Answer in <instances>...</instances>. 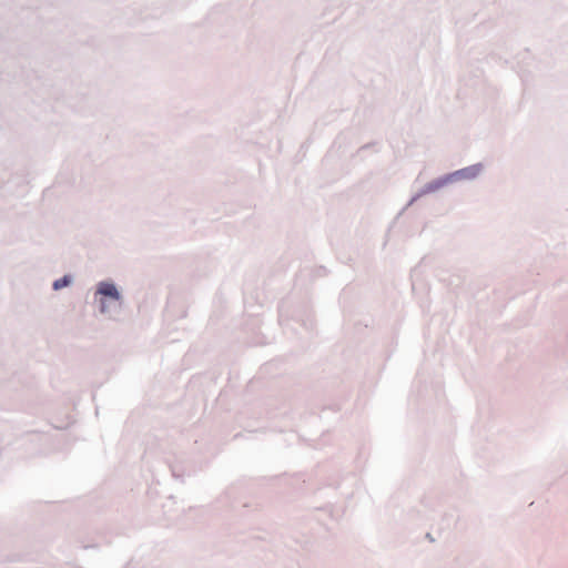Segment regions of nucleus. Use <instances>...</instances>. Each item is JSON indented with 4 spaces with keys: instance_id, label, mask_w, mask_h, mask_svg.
<instances>
[{
    "instance_id": "obj_1",
    "label": "nucleus",
    "mask_w": 568,
    "mask_h": 568,
    "mask_svg": "<svg viewBox=\"0 0 568 568\" xmlns=\"http://www.w3.org/2000/svg\"><path fill=\"white\" fill-rule=\"evenodd\" d=\"M97 293L104 297L110 298L113 303L120 305V294L114 284L109 283V282H101L98 285Z\"/></svg>"
},
{
    "instance_id": "obj_3",
    "label": "nucleus",
    "mask_w": 568,
    "mask_h": 568,
    "mask_svg": "<svg viewBox=\"0 0 568 568\" xmlns=\"http://www.w3.org/2000/svg\"><path fill=\"white\" fill-rule=\"evenodd\" d=\"M70 283V277L69 276H63L62 278H59L54 283H53V288L54 290H60L64 286H68Z\"/></svg>"
},
{
    "instance_id": "obj_4",
    "label": "nucleus",
    "mask_w": 568,
    "mask_h": 568,
    "mask_svg": "<svg viewBox=\"0 0 568 568\" xmlns=\"http://www.w3.org/2000/svg\"><path fill=\"white\" fill-rule=\"evenodd\" d=\"M108 308H109V305H108L106 301L104 298H101V301H100V311L102 313H105V312H108Z\"/></svg>"
},
{
    "instance_id": "obj_2",
    "label": "nucleus",
    "mask_w": 568,
    "mask_h": 568,
    "mask_svg": "<svg viewBox=\"0 0 568 568\" xmlns=\"http://www.w3.org/2000/svg\"><path fill=\"white\" fill-rule=\"evenodd\" d=\"M480 171H481V165L476 164V165L465 168V169L458 171L456 174L463 179H474L480 173Z\"/></svg>"
}]
</instances>
